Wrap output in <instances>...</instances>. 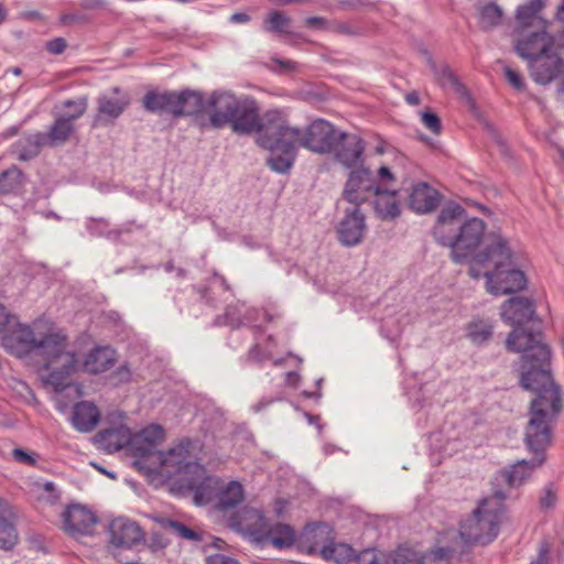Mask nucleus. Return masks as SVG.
Returning <instances> with one entry per match:
<instances>
[{
  "mask_svg": "<svg viewBox=\"0 0 564 564\" xmlns=\"http://www.w3.org/2000/svg\"><path fill=\"white\" fill-rule=\"evenodd\" d=\"M96 104L93 126L100 127L112 124L129 106L130 99L119 87H113L102 93L97 98Z\"/></svg>",
  "mask_w": 564,
  "mask_h": 564,
  "instance_id": "obj_12",
  "label": "nucleus"
},
{
  "mask_svg": "<svg viewBox=\"0 0 564 564\" xmlns=\"http://www.w3.org/2000/svg\"><path fill=\"white\" fill-rule=\"evenodd\" d=\"M67 44L63 37H56L46 44V48L52 54H61L65 51Z\"/></svg>",
  "mask_w": 564,
  "mask_h": 564,
  "instance_id": "obj_56",
  "label": "nucleus"
},
{
  "mask_svg": "<svg viewBox=\"0 0 564 564\" xmlns=\"http://www.w3.org/2000/svg\"><path fill=\"white\" fill-rule=\"evenodd\" d=\"M105 4L106 0H82V7L88 10L102 8Z\"/></svg>",
  "mask_w": 564,
  "mask_h": 564,
  "instance_id": "obj_60",
  "label": "nucleus"
},
{
  "mask_svg": "<svg viewBox=\"0 0 564 564\" xmlns=\"http://www.w3.org/2000/svg\"><path fill=\"white\" fill-rule=\"evenodd\" d=\"M165 99V93H148L143 98V106L152 112L164 111Z\"/></svg>",
  "mask_w": 564,
  "mask_h": 564,
  "instance_id": "obj_46",
  "label": "nucleus"
},
{
  "mask_svg": "<svg viewBox=\"0 0 564 564\" xmlns=\"http://www.w3.org/2000/svg\"><path fill=\"white\" fill-rule=\"evenodd\" d=\"M138 442L154 446L164 438V431L160 425H150L143 429L138 435Z\"/></svg>",
  "mask_w": 564,
  "mask_h": 564,
  "instance_id": "obj_42",
  "label": "nucleus"
},
{
  "mask_svg": "<svg viewBox=\"0 0 564 564\" xmlns=\"http://www.w3.org/2000/svg\"><path fill=\"white\" fill-rule=\"evenodd\" d=\"M503 75L507 83L518 91H522L525 88L523 76L512 67L506 65L503 66Z\"/></svg>",
  "mask_w": 564,
  "mask_h": 564,
  "instance_id": "obj_47",
  "label": "nucleus"
},
{
  "mask_svg": "<svg viewBox=\"0 0 564 564\" xmlns=\"http://www.w3.org/2000/svg\"><path fill=\"white\" fill-rule=\"evenodd\" d=\"M208 564H239L238 561H236L232 557L226 556L224 554H214L209 555L207 557Z\"/></svg>",
  "mask_w": 564,
  "mask_h": 564,
  "instance_id": "obj_58",
  "label": "nucleus"
},
{
  "mask_svg": "<svg viewBox=\"0 0 564 564\" xmlns=\"http://www.w3.org/2000/svg\"><path fill=\"white\" fill-rule=\"evenodd\" d=\"M45 145L44 133L36 132L23 135L12 145V154L18 160L26 161L36 156Z\"/></svg>",
  "mask_w": 564,
  "mask_h": 564,
  "instance_id": "obj_30",
  "label": "nucleus"
},
{
  "mask_svg": "<svg viewBox=\"0 0 564 564\" xmlns=\"http://www.w3.org/2000/svg\"><path fill=\"white\" fill-rule=\"evenodd\" d=\"M96 523L95 513L82 505H72L63 513V529L75 539L91 535Z\"/></svg>",
  "mask_w": 564,
  "mask_h": 564,
  "instance_id": "obj_15",
  "label": "nucleus"
},
{
  "mask_svg": "<svg viewBox=\"0 0 564 564\" xmlns=\"http://www.w3.org/2000/svg\"><path fill=\"white\" fill-rule=\"evenodd\" d=\"M131 442V431L126 425L107 429L96 435V443L108 453L122 449Z\"/></svg>",
  "mask_w": 564,
  "mask_h": 564,
  "instance_id": "obj_25",
  "label": "nucleus"
},
{
  "mask_svg": "<svg viewBox=\"0 0 564 564\" xmlns=\"http://www.w3.org/2000/svg\"><path fill=\"white\" fill-rule=\"evenodd\" d=\"M357 564H390L386 555L376 549H367L355 555Z\"/></svg>",
  "mask_w": 564,
  "mask_h": 564,
  "instance_id": "obj_44",
  "label": "nucleus"
},
{
  "mask_svg": "<svg viewBox=\"0 0 564 564\" xmlns=\"http://www.w3.org/2000/svg\"><path fill=\"white\" fill-rule=\"evenodd\" d=\"M464 557L469 561L470 552L458 541L456 530L448 529L438 533L433 546L420 556L417 564H455Z\"/></svg>",
  "mask_w": 564,
  "mask_h": 564,
  "instance_id": "obj_9",
  "label": "nucleus"
},
{
  "mask_svg": "<svg viewBox=\"0 0 564 564\" xmlns=\"http://www.w3.org/2000/svg\"><path fill=\"white\" fill-rule=\"evenodd\" d=\"M109 534L112 545L124 549L132 547L144 538L140 525L124 517L116 518L110 522Z\"/></svg>",
  "mask_w": 564,
  "mask_h": 564,
  "instance_id": "obj_18",
  "label": "nucleus"
},
{
  "mask_svg": "<svg viewBox=\"0 0 564 564\" xmlns=\"http://www.w3.org/2000/svg\"><path fill=\"white\" fill-rule=\"evenodd\" d=\"M546 366L547 362L540 364L536 361L527 364V367L522 365V373L520 380L521 387L524 390L535 392L536 397L534 399L546 397L550 390H554L556 398L558 399V403H562L560 387L554 383L551 372L546 369Z\"/></svg>",
  "mask_w": 564,
  "mask_h": 564,
  "instance_id": "obj_14",
  "label": "nucleus"
},
{
  "mask_svg": "<svg viewBox=\"0 0 564 564\" xmlns=\"http://www.w3.org/2000/svg\"><path fill=\"white\" fill-rule=\"evenodd\" d=\"M230 21L234 23H246L249 21V15L246 13L237 12L230 17Z\"/></svg>",
  "mask_w": 564,
  "mask_h": 564,
  "instance_id": "obj_62",
  "label": "nucleus"
},
{
  "mask_svg": "<svg viewBox=\"0 0 564 564\" xmlns=\"http://www.w3.org/2000/svg\"><path fill=\"white\" fill-rule=\"evenodd\" d=\"M310 28L323 29L326 25V20L319 17L307 18L305 21Z\"/></svg>",
  "mask_w": 564,
  "mask_h": 564,
  "instance_id": "obj_59",
  "label": "nucleus"
},
{
  "mask_svg": "<svg viewBox=\"0 0 564 564\" xmlns=\"http://www.w3.org/2000/svg\"><path fill=\"white\" fill-rule=\"evenodd\" d=\"M88 99L87 97H78L76 99H67L62 102L61 111L58 115L62 118H66L68 122L74 123L75 120L80 118L87 110Z\"/></svg>",
  "mask_w": 564,
  "mask_h": 564,
  "instance_id": "obj_37",
  "label": "nucleus"
},
{
  "mask_svg": "<svg viewBox=\"0 0 564 564\" xmlns=\"http://www.w3.org/2000/svg\"><path fill=\"white\" fill-rule=\"evenodd\" d=\"M366 229L364 214L360 213L358 207H354L351 210H347L345 217L338 224V239L347 247L357 246L362 241Z\"/></svg>",
  "mask_w": 564,
  "mask_h": 564,
  "instance_id": "obj_19",
  "label": "nucleus"
},
{
  "mask_svg": "<svg viewBox=\"0 0 564 564\" xmlns=\"http://www.w3.org/2000/svg\"><path fill=\"white\" fill-rule=\"evenodd\" d=\"M438 192L427 183L420 182L412 186L409 195V206L417 214L433 212L440 204Z\"/></svg>",
  "mask_w": 564,
  "mask_h": 564,
  "instance_id": "obj_23",
  "label": "nucleus"
},
{
  "mask_svg": "<svg viewBox=\"0 0 564 564\" xmlns=\"http://www.w3.org/2000/svg\"><path fill=\"white\" fill-rule=\"evenodd\" d=\"M438 82L443 88L452 90L462 98L469 99L466 88L449 68H443L440 72Z\"/></svg>",
  "mask_w": 564,
  "mask_h": 564,
  "instance_id": "obj_41",
  "label": "nucleus"
},
{
  "mask_svg": "<svg viewBox=\"0 0 564 564\" xmlns=\"http://www.w3.org/2000/svg\"><path fill=\"white\" fill-rule=\"evenodd\" d=\"M530 564H550V549L546 543L540 545L536 558Z\"/></svg>",
  "mask_w": 564,
  "mask_h": 564,
  "instance_id": "obj_57",
  "label": "nucleus"
},
{
  "mask_svg": "<svg viewBox=\"0 0 564 564\" xmlns=\"http://www.w3.org/2000/svg\"><path fill=\"white\" fill-rule=\"evenodd\" d=\"M479 23L484 29L498 25L501 22L502 11L492 2L478 6Z\"/></svg>",
  "mask_w": 564,
  "mask_h": 564,
  "instance_id": "obj_39",
  "label": "nucleus"
},
{
  "mask_svg": "<svg viewBox=\"0 0 564 564\" xmlns=\"http://www.w3.org/2000/svg\"><path fill=\"white\" fill-rule=\"evenodd\" d=\"M264 122L258 144L270 152L268 165L278 173H286L292 167L299 147L319 154L330 153L340 132L323 119L314 120L302 131L291 126L286 116L276 109L265 111Z\"/></svg>",
  "mask_w": 564,
  "mask_h": 564,
  "instance_id": "obj_2",
  "label": "nucleus"
},
{
  "mask_svg": "<svg viewBox=\"0 0 564 564\" xmlns=\"http://www.w3.org/2000/svg\"><path fill=\"white\" fill-rule=\"evenodd\" d=\"M465 210L457 204L445 206L438 217L434 228L435 239L443 246L452 247L456 235L459 231Z\"/></svg>",
  "mask_w": 564,
  "mask_h": 564,
  "instance_id": "obj_16",
  "label": "nucleus"
},
{
  "mask_svg": "<svg viewBox=\"0 0 564 564\" xmlns=\"http://www.w3.org/2000/svg\"><path fill=\"white\" fill-rule=\"evenodd\" d=\"M40 488L42 490L40 496L41 499L45 500L48 503H55L58 500L59 496L53 482L47 481L43 484Z\"/></svg>",
  "mask_w": 564,
  "mask_h": 564,
  "instance_id": "obj_51",
  "label": "nucleus"
},
{
  "mask_svg": "<svg viewBox=\"0 0 564 564\" xmlns=\"http://www.w3.org/2000/svg\"><path fill=\"white\" fill-rule=\"evenodd\" d=\"M505 499L506 495L497 490L481 499L477 507L459 521L456 532L458 541L467 552L471 545L485 546L497 539L505 513Z\"/></svg>",
  "mask_w": 564,
  "mask_h": 564,
  "instance_id": "obj_6",
  "label": "nucleus"
},
{
  "mask_svg": "<svg viewBox=\"0 0 564 564\" xmlns=\"http://www.w3.org/2000/svg\"><path fill=\"white\" fill-rule=\"evenodd\" d=\"M545 459L546 456L534 455V458L531 460H519L509 468L501 470L498 474V478L510 487L521 486L531 477L536 468L544 464Z\"/></svg>",
  "mask_w": 564,
  "mask_h": 564,
  "instance_id": "obj_22",
  "label": "nucleus"
},
{
  "mask_svg": "<svg viewBox=\"0 0 564 564\" xmlns=\"http://www.w3.org/2000/svg\"><path fill=\"white\" fill-rule=\"evenodd\" d=\"M376 192L375 173L369 167L361 165L350 171L343 197L358 206L372 197Z\"/></svg>",
  "mask_w": 564,
  "mask_h": 564,
  "instance_id": "obj_13",
  "label": "nucleus"
},
{
  "mask_svg": "<svg viewBox=\"0 0 564 564\" xmlns=\"http://www.w3.org/2000/svg\"><path fill=\"white\" fill-rule=\"evenodd\" d=\"M485 235V223L479 218L466 220L459 227L452 245V260L456 263L465 262L479 246Z\"/></svg>",
  "mask_w": 564,
  "mask_h": 564,
  "instance_id": "obj_11",
  "label": "nucleus"
},
{
  "mask_svg": "<svg viewBox=\"0 0 564 564\" xmlns=\"http://www.w3.org/2000/svg\"><path fill=\"white\" fill-rule=\"evenodd\" d=\"M159 523L161 527L167 531H171L172 533L176 534L180 538H183L185 540L189 541H199L202 540V535L199 532L186 527L185 524L169 519V518H162L159 520Z\"/></svg>",
  "mask_w": 564,
  "mask_h": 564,
  "instance_id": "obj_40",
  "label": "nucleus"
},
{
  "mask_svg": "<svg viewBox=\"0 0 564 564\" xmlns=\"http://www.w3.org/2000/svg\"><path fill=\"white\" fill-rule=\"evenodd\" d=\"M372 197H375V212L380 219L393 220L400 216L401 208L397 191H377Z\"/></svg>",
  "mask_w": 564,
  "mask_h": 564,
  "instance_id": "obj_27",
  "label": "nucleus"
},
{
  "mask_svg": "<svg viewBox=\"0 0 564 564\" xmlns=\"http://www.w3.org/2000/svg\"><path fill=\"white\" fill-rule=\"evenodd\" d=\"M397 178L392 170L387 165H381L375 173V183H377V191L390 189L394 185Z\"/></svg>",
  "mask_w": 564,
  "mask_h": 564,
  "instance_id": "obj_43",
  "label": "nucleus"
},
{
  "mask_svg": "<svg viewBox=\"0 0 564 564\" xmlns=\"http://www.w3.org/2000/svg\"><path fill=\"white\" fill-rule=\"evenodd\" d=\"M165 104H164V111L165 112H170V113H173L174 116H180L178 115V109H180V94H176V93H171V91H166L165 93Z\"/></svg>",
  "mask_w": 564,
  "mask_h": 564,
  "instance_id": "obj_50",
  "label": "nucleus"
},
{
  "mask_svg": "<svg viewBox=\"0 0 564 564\" xmlns=\"http://www.w3.org/2000/svg\"><path fill=\"white\" fill-rule=\"evenodd\" d=\"M74 130V123L68 122L66 118H62L57 115L53 124L50 127L48 132L44 133V141L46 145L50 147L64 144L69 139Z\"/></svg>",
  "mask_w": 564,
  "mask_h": 564,
  "instance_id": "obj_32",
  "label": "nucleus"
},
{
  "mask_svg": "<svg viewBox=\"0 0 564 564\" xmlns=\"http://www.w3.org/2000/svg\"><path fill=\"white\" fill-rule=\"evenodd\" d=\"M405 100L408 104H410L412 106H416L420 104V96L417 93L413 91L405 96Z\"/></svg>",
  "mask_w": 564,
  "mask_h": 564,
  "instance_id": "obj_63",
  "label": "nucleus"
},
{
  "mask_svg": "<svg viewBox=\"0 0 564 564\" xmlns=\"http://www.w3.org/2000/svg\"><path fill=\"white\" fill-rule=\"evenodd\" d=\"M561 410L562 403H558L554 390H550L546 397L531 401L524 431V444L530 453L545 456V451L552 442V425Z\"/></svg>",
  "mask_w": 564,
  "mask_h": 564,
  "instance_id": "obj_7",
  "label": "nucleus"
},
{
  "mask_svg": "<svg viewBox=\"0 0 564 564\" xmlns=\"http://www.w3.org/2000/svg\"><path fill=\"white\" fill-rule=\"evenodd\" d=\"M111 377L117 384L126 383L130 381L131 371L127 366H121L112 373Z\"/></svg>",
  "mask_w": 564,
  "mask_h": 564,
  "instance_id": "obj_55",
  "label": "nucleus"
},
{
  "mask_svg": "<svg viewBox=\"0 0 564 564\" xmlns=\"http://www.w3.org/2000/svg\"><path fill=\"white\" fill-rule=\"evenodd\" d=\"M290 19L280 11H272L267 18V30L270 32H285Z\"/></svg>",
  "mask_w": 564,
  "mask_h": 564,
  "instance_id": "obj_45",
  "label": "nucleus"
},
{
  "mask_svg": "<svg viewBox=\"0 0 564 564\" xmlns=\"http://www.w3.org/2000/svg\"><path fill=\"white\" fill-rule=\"evenodd\" d=\"M506 346L508 350L522 354V365L536 361L540 364L549 362L551 351L543 341L541 333L527 332L524 328L516 327L507 337Z\"/></svg>",
  "mask_w": 564,
  "mask_h": 564,
  "instance_id": "obj_10",
  "label": "nucleus"
},
{
  "mask_svg": "<svg viewBox=\"0 0 564 564\" xmlns=\"http://www.w3.org/2000/svg\"><path fill=\"white\" fill-rule=\"evenodd\" d=\"M262 541H267L276 549H286L295 542V531L289 524L278 523L272 528H269L267 523V532L263 535Z\"/></svg>",
  "mask_w": 564,
  "mask_h": 564,
  "instance_id": "obj_31",
  "label": "nucleus"
},
{
  "mask_svg": "<svg viewBox=\"0 0 564 564\" xmlns=\"http://www.w3.org/2000/svg\"><path fill=\"white\" fill-rule=\"evenodd\" d=\"M205 113L215 129L230 126L237 134L257 132V139L264 130L265 112L260 117L257 101L249 96H237L230 90H215L206 99Z\"/></svg>",
  "mask_w": 564,
  "mask_h": 564,
  "instance_id": "obj_5",
  "label": "nucleus"
},
{
  "mask_svg": "<svg viewBox=\"0 0 564 564\" xmlns=\"http://www.w3.org/2000/svg\"><path fill=\"white\" fill-rule=\"evenodd\" d=\"M549 21L535 30L517 31L513 39L516 53L528 63L532 80L549 85L564 73V26L555 34L549 31Z\"/></svg>",
  "mask_w": 564,
  "mask_h": 564,
  "instance_id": "obj_3",
  "label": "nucleus"
},
{
  "mask_svg": "<svg viewBox=\"0 0 564 564\" xmlns=\"http://www.w3.org/2000/svg\"><path fill=\"white\" fill-rule=\"evenodd\" d=\"M557 501L556 490L553 485H546L540 497V506L543 509H551L555 506Z\"/></svg>",
  "mask_w": 564,
  "mask_h": 564,
  "instance_id": "obj_48",
  "label": "nucleus"
},
{
  "mask_svg": "<svg viewBox=\"0 0 564 564\" xmlns=\"http://www.w3.org/2000/svg\"><path fill=\"white\" fill-rule=\"evenodd\" d=\"M245 499V491L242 485L237 480H231L227 484L219 481L218 492L216 494V509L227 511L236 508Z\"/></svg>",
  "mask_w": 564,
  "mask_h": 564,
  "instance_id": "obj_29",
  "label": "nucleus"
},
{
  "mask_svg": "<svg viewBox=\"0 0 564 564\" xmlns=\"http://www.w3.org/2000/svg\"><path fill=\"white\" fill-rule=\"evenodd\" d=\"M117 361L116 351L106 347H95L85 357L83 368L89 373H101L109 370Z\"/></svg>",
  "mask_w": 564,
  "mask_h": 564,
  "instance_id": "obj_24",
  "label": "nucleus"
},
{
  "mask_svg": "<svg viewBox=\"0 0 564 564\" xmlns=\"http://www.w3.org/2000/svg\"><path fill=\"white\" fill-rule=\"evenodd\" d=\"M249 358L254 361H262L263 358L260 357V349L258 346H253L249 351Z\"/></svg>",
  "mask_w": 564,
  "mask_h": 564,
  "instance_id": "obj_64",
  "label": "nucleus"
},
{
  "mask_svg": "<svg viewBox=\"0 0 564 564\" xmlns=\"http://www.w3.org/2000/svg\"><path fill=\"white\" fill-rule=\"evenodd\" d=\"M24 183L22 172L12 166L0 174V193L11 194L21 189Z\"/></svg>",
  "mask_w": 564,
  "mask_h": 564,
  "instance_id": "obj_36",
  "label": "nucleus"
},
{
  "mask_svg": "<svg viewBox=\"0 0 564 564\" xmlns=\"http://www.w3.org/2000/svg\"><path fill=\"white\" fill-rule=\"evenodd\" d=\"M88 17L82 13H64L61 15V22L64 25L83 24L88 22Z\"/></svg>",
  "mask_w": 564,
  "mask_h": 564,
  "instance_id": "obj_53",
  "label": "nucleus"
},
{
  "mask_svg": "<svg viewBox=\"0 0 564 564\" xmlns=\"http://www.w3.org/2000/svg\"><path fill=\"white\" fill-rule=\"evenodd\" d=\"M324 560L333 561L336 564H346L355 561L354 549L346 543H332L324 546L321 551Z\"/></svg>",
  "mask_w": 564,
  "mask_h": 564,
  "instance_id": "obj_33",
  "label": "nucleus"
},
{
  "mask_svg": "<svg viewBox=\"0 0 564 564\" xmlns=\"http://www.w3.org/2000/svg\"><path fill=\"white\" fill-rule=\"evenodd\" d=\"M99 417L100 413L94 403L82 401L74 406L72 423L78 432L88 433L97 426Z\"/></svg>",
  "mask_w": 564,
  "mask_h": 564,
  "instance_id": "obj_26",
  "label": "nucleus"
},
{
  "mask_svg": "<svg viewBox=\"0 0 564 564\" xmlns=\"http://www.w3.org/2000/svg\"><path fill=\"white\" fill-rule=\"evenodd\" d=\"M421 120H422V123L424 124V127L426 129H429L431 132H433L434 134H438L441 132L442 126H441V120L437 117V115L430 112V111H424V112H422Z\"/></svg>",
  "mask_w": 564,
  "mask_h": 564,
  "instance_id": "obj_49",
  "label": "nucleus"
},
{
  "mask_svg": "<svg viewBox=\"0 0 564 564\" xmlns=\"http://www.w3.org/2000/svg\"><path fill=\"white\" fill-rule=\"evenodd\" d=\"M2 346L18 357L36 356L42 362L40 376L46 387L59 392L69 386V377L77 370L75 352L67 349V335L48 318H36L31 324L20 323L7 313L0 303Z\"/></svg>",
  "mask_w": 564,
  "mask_h": 564,
  "instance_id": "obj_1",
  "label": "nucleus"
},
{
  "mask_svg": "<svg viewBox=\"0 0 564 564\" xmlns=\"http://www.w3.org/2000/svg\"><path fill=\"white\" fill-rule=\"evenodd\" d=\"M267 523L263 513L254 508H243L232 519V525L237 530L259 542H262L263 535L267 532Z\"/></svg>",
  "mask_w": 564,
  "mask_h": 564,
  "instance_id": "obj_20",
  "label": "nucleus"
},
{
  "mask_svg": "<svg viewBox=\"0 0 564 564\" xmlns=\"http://www.w3.org/2000/svg\"><path fill=\"white\" fill-rule=\"evenodd\" d=\"M365 149L366 143L358 134L340 131L332 152L341 165L351 169L361 161Z\"/></svg>",
  "mask_w": 564,
  "mask_h": 564,
  "instance_id": "obj_17",
  "label": "nucleus"
},
{
  "mask_svg": "<svg viewBox=\"0 0 564 564\" xmlns=\"http://www.w3.org/2000/svg\"><path fill=\"white\" fill-rule=\"evenodd\" d=\"M180 116H191L200 111L205 112L206 100L198 91H183L180 94Z\"/></svg>",
  "mask_w": 564,
  "mask_h": 564,
  "instance_id": "obj_35",
  "label": "nucleus"
},
{
  "mask_svg": "<svg viewBox=\"0 0 564 564\" xmlns=\"http://www.w3.org/2000/svg\"><path fill=\"white\" fill-rule=\"evenodd\" d=\"M12 456L17 462L28 466H35L36 464V459L22 448H14L12 451Z\"/></svg>",
  "mask_w": 564,
  "mask_h": 564,
  "instance_id": "obj_54",
  "label": "nucleus"
},
{
  "mask_svg": "<svg viewBox=\"0 0 564 564\" xmlns=\"http://www.w3.org/2000/svg\"><path fill=\"white\" fill-rule=\"evenodd\" d=\"M554 20L558 23L564 24V0H562L558 6L556 7L555 13H554Z\"/></svg>",
  "mask_w": 564,
  "mask_h": 564,
  "instance_id": "obj_61",
  "label": "nucleus"
},
{
  "mask_svg": "<svg viewBox=\"0 0 564 564\" xmlns=\"http://www.w3.org/2000/svg\"><path fill=\"white\" fill-rule=\"evenodd\" d=\"M469 274L474 279L485 276L486 289L495 296L516 293L527 286V278L514 268L513 254L501 236H492L486 249L471 258Z\"/></svg>",
  "mask_w": 564,
  "mask_h": 564,
  "instance_id": "obj_4",
  "label": "nucleus"
},
{
  "mask_svg": "<svg viewBox=\"0 0 564 564\" xmlns=\"http://www.w3.org/2000/svg\"><path fill=\"white\" fill-rule=\"evenodd\" d=\"M280 401H284V397L282 394H279L276 397H264V398L260 399L258 402H256L251 406V410L254 413H260V412L264 411L269 405L273 404L274 402H280Z\"/></svg>",
  "mask_w": 564,
  "mask_h": 564,
  "instance_id": "obj_52",
  "label": "nucleus"
},
{
  "mask_svg": "<svg viewBox=\"0 0 564 564\" xmlns=\"http://www.w3.org/2000/svg\"><path fill=\"white\" fill-rule=\"evenodd\" d=\"M494 325L489 321H473L467 326V337L476 345L488 341L492 335Z\"/></svg>",
  "mask_w": 564,
  "mask_h": 564,
  "instance_id": "obj_38",
  "label": "nucleus"
},
{
  "mask_svg": "<svg viewBox=\"0 0 564 564\" xmlns=\"http://www.w3.org/2000/svg\"><path fill=\"white\" fill-rule=\"evenodd\" d=\"M159 462L162 471L166 468V474L185 473L195 474L197 480H188V487L194 490V500L196 505H206L216 501V494L219 488V479L210 476H205V469L202 465L196 463L186 462L187 451L183 446L170 449L167 453L154 452L151 453Z\"/></svg>",
  "mask_w": 564,
  "mask_h": 564,
  "instance_id": "obj_8",
  "label": "nucleus"
},
{
  "mask_svg": "<svg viewBox=\"0 0 564 564\" xmlns=\"http://www.w3.org/2000/svg\"><path fill=\"white\" fill-rule=\"evenodd\" d=\"M3 508L4 501L0 499V549L10 550L18 542V533Z\"/></svg>",
  "mask_w": 564,
  "mask_h": 564,
  "instance_id": "obj_34",
  "label": "nucleus"
},
{
  "mask_svg": "<svg viewBox=\"0 0 564 564\" xmlns=\"http://www.w3.org/2000/svg\"><path fill=\"white\" fill-rule=\"evenodd\" d=\"M534 314L533 302L523 296L511 297L501 306L502 319L512 326H520L530 322Z\"/></svg>",
  "mask_w": 564,
  "mask_h": 564,
  "instance_id": "obj_21",
  "label": "nucleus"
},
{
  "mask_svg": "<svg viewBox=\"0 0 564 564\" xmlns=\"http://www.w3.org/2000/svg\"><path fill=\"white\" fill-rule=\"evenodd\" d=\"M545 8V0H528L525 3L520 4L516 10L517 31L532 30L535 21H539L542 25L544 18L540 17V13Z\"/></svg>",
  "mask_w": 564,
  "mask_h": 564,
  "instance_id": "obj_28",
  "label": "nucleus"
}]
</instances>
